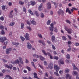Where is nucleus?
I'll return each instance as SVG.
<instances>
[{"mask_svg":"<svg viewBox=\"0 0 79 79\" xmlns=\"http://www.w3.org/2000/svg\"><path fill=\"white\" fill-rule=\"evenodd\" d=\"M54 74L56 76H59V74L58 73V72H54Z\"/></svg>","mask_w":79,"mask_h":79,"instance_id":"obj_38","label":"nucleus"},{"mask_svg":"<svg viewBox=\"0 0 79 79\" xmlns=\"http://www.w3.org/2000/svg\"><path fill=\"white\" fill-rule=\"evenodd\" d=\"M56 39L55 38V35H52L51 37V40L52 41V42H54L55 41Z\"/></svg>","mask_w":79,"mask_h":79,"instance_id":"obj_11","label":"nucleus"},{"mask_svg":"<svg viewBox=\"0 0 79 79\" xmlns=\"http://www.w3.org/2000/svg\"><path fill=\"white\" fill-rule=\"evenodd\" d=\"M6 40V38L5 37H2L0 38V40L2 43H3L5 42V40Z\"/></svg>","mask_w":79,"mask_h":79,"instance_id":"obj_5","label":"nucleus"},{"mask_svg":"<svg viewBox=\"0 0 79 79\" xmlns=\"http://www.w3.org/2000/svg\"><path fill=\"white\" fill-rule=\"evenodd\" d=\"M59 73L60 74H62L63 73V71L62 70H60L59 71Z\"/></svg>","mask_w":79,"mask_h":79,"instance_id":"obj_59","label":"nucleus"},{"mask_svg":"<svg viewBox=\"0 0 79 79\" xmlns=\"http://www.w3.org/2000/svg\"><path fill=\"white\" fill-rule=\"evenodd\" d=\"M47 9L48 10H50V2H48L47 4Z\"/></svg>","mask_w":79,"mask_h":79,"instance_id":"obj_21","label":"nucleus"},{"mask_svg":"<svg viewBox=\"0 0 79 79\" xmlns=\"http://www.w3.org/2000/svg\"><path fill=\"white\" fill-rule=\"evenodd\" d=\"M14 25H15V22L11 23L10 24V26H14Z\"/></svg>","mask_w":79,"mask_h":79,"instance_id":"obj_35","label":"nucleus"},{"mask_svg":"<svg viewBox=\"0 0 79 79\" xmlns=\"http://www.w3.org/2000/svg\"><path fill=\"white\" fill-rule=\"evenodd\" d=\"M40 60L42 61H44V60H45V58L41 56H40Z\"/></svg>","mask_w":79,"mask_h":79,"instance_id":"obj_26","label":"nucleus"},{"mask_svg":"<svg viewBox=\"0 0 79 79\" xmlns=\"http://www.w3.org/2000/svg\"><path fill=\"white\" fill-rule=\"evenodd\" d=\"M53 11H51L50 12V14L51 15H53Z\"/></svg>","mask_w":79,"mask_h":79,"instance_id":"obj_61","label":"nucleus"},{"mask_svg":"<svg viewBox=\"0 0 79 79\" xmlns=\"http://www.w3.org/2000/svg\"><path fill=\"white\" fill-rule=\"evenodd\" d=\"M65 21L67 23L69 24H71V22L68 19L66 20H65Z\"/></svg>","mask_w":79,"mask_h":79,"instance_id":"obj_28","label":"nucleus"},{"mask_svg":"<svg viewBox=\"0 0 79 79\" xmlns=\"http://www.w3.org/2000/svg\"><path fill=\"white\" fill-rule=\"evenodd\" d=\"M51 45L52 46V49L54 50H56V48H55V46L53 44H52Z\"/></svg>","mask_w":79,"mask_h":79,"instance_id":"obj_27","label":"nucleus"},{"mask_svg":"<svg viewBox=\"0 0 79 79\" xmlns=\"http://www.w3.org/2000/svg\"><path fill=\"white\" fill-rule=\"evenodd\" d=\"M19 4L21 5H23L24 4V2H22L21 1H19Z\"/></svg>","mask_w":79,"mask_h":79,"instance_id":"obj_31","label":"nucleus"},{"mask_svg":"<svg viewBox=\"0 0 79 79\" xmlns=\"http://www.w3.org/2000/svg\"><path fill=\"white\" fill-rule=\"evenodd\" d=\"M24 37L25 38L26 40H29V35L28 33H26V34L24 35Z\"/></svg>","mask_w":79,"mask_h":79,"instance_id":"obj_7","label":"nucleus"},{"mask_svg":"<svg viewBox=\"0 0 79 79\" xmlns=\"http://www.w3.org/2000/svg\"><path fill=\"white\" fill-rule=\"evenodd\" d=\"M57 14L59 16L61 15L62 16H64V11L61 10V9H59V10L57 11Z\"/></svg>","mask_w":79,"mask_h":79,"instance_id":"obj_1","label":"nucleus"},{"mask_svg":"<svg viewBox=\"0 0 79 79\" xmlns=\"http://www.w3.org/2000/svg\"><path fill=\"white\" fill-rule=\"evenodd\" d=\"M28 12H29V13H30V14L31 15H34V14H33V13H32V12L31 11V10H28Z\"/></svg>","mask_w":79,"mask_h":79,"instance_id":"obj_34","label":"nucleus"},{"mask_svg":"<svg viewBox=\"0 0 79 79\" xmlns=\"http://www.w3.org/2000/svg\"><path fill=\"white\" fill-rule=\"evenodd\" d=\"M23 11L25 13H26V9L25 7L23 8Z\"/></svg>","mask_w":79,"mask_h":79,"instance_id":"obj_48","label":"nucleus"},{"mask_svg":"<svg viewBox=\"0 0 79 79\" xmlns=\"http://www.w3.org/2000/svg\"><path fill=\"white\" fill-rule=\"evenodd\" d=\"M79 43H76L75 44V46H79Z\"/></svg>","mask_w":79,"mask_h":79,"instance_id":"obj_57","label":"nucleus"},{"mask_svg":"<svg viewBox=\"0 0 79 79\" xmlns=\"http://www.w3.org/2000/svg\"><path fill=\"white\" fill-rule=\"evenodd\" d=\"M23 72L24 73H27V71L26 70L24 69L23 71Z\"/></svg>","mask_w":79,"mask_h":79,"instance_id":"obj_54","label":"nucleus"},{"mask_svg":"<svg viewBox=\"0 0 79 79\" xmlns=\"http://www.w3.org/2000/svg\"><path fill=\"white\" fill-rule=\"evenodd\" d=\"M35 2L34 1H31V5H32V6H34L35 5Z\"/></svg>","mask_w":79,"mask_h":79,"instance_id":"obj_17","label":"nucleus"},{"mask_svg":"<svg viewBox=\"0 0 79 79\" xmlns=\"http://www.w3.org/2000/svg\"><path fill=\"white\" fill-rule=\"evenodd\" d=\"M35 15H36V16L37 17H39V13L37 11H36L35 12Z\"/></svg>","mask_w":79,"mask_h":79,"instance_id":"obj_22","label":"nucleus"},{"mask_svg":"<svg viewBox=\"0 0 79 79\" xmlns=\"http://www.w3.org/2000/svg\"><path fill=\"white\" fill-rule=\"evenodd\" d=\"M5 66L6 68H7L8 69L10 68V69H12V68H13V65L11 64H10V66L7 64H5Z\"/></svg>","mask_w":79,"mask_h":79,"instance_id":"obj_6","label":"nucleus"},{"mask_svg":"<svg viewBox=\"0 0 79 79\" xmlns=\"http://www.w3.org/2000/svg\"><path fill=\"white\" fill-rule=\"evenodd\" d=\"M47 25H49L50 24V20H48L47 23Z\"/></svg>","mask_w":79,"mask_h":79,"instance_id":"obj_58","label":"nucleus"},{"mask_svg":"<svg viewBox=\"0 0 79 79\" xmlns=\"http://www.w3.org/2000/svg\"><path fill=\"white\" fill-rule=\"evenodd\" d=\"M31 24L33 25H36V22L34 20H32L31 22Z\"/></svg>","mask_w":79,"mask_h":79,"instance_id":"obj_25","label":"nucleus"},{"mask_svg":"<svg viewBox=\"0 0 79 79\" xmlns=\"http://www.w3.org/2000/svg\"><path fill=\"white\" fill-rule=\"evenodd\" d=\"M24 26V24L23 23H21V29H23Z\"/></svg>","mask_w":79,"mask_h":79,"instance_id":"obj_23","label":"nucleus"},{"mask_svg":"<svg viewBox=\"0 0 79 79\" xmlns=\"http://www.w3.org/2000/svg\"><path fill=\"white\" fill-rule=\"evenodd\" d=\"M27 47L29 49H31V48H32V46L31 45V44H30V43H27Z\"/></svg>","mask_w":79,"mask_h":79,"instance_id":"obj_15","label":"nucleus"},{"mask_svg":"<svg viewBox=\"0 0 79 79\" xmlns=\"http://www.w3.org/2000/svg\"><path fill=\"white\" fill-rule=\"evenodd\" d=\"M71 50V48H69L67 49V52H70Z\"/></svg>","mask_w":79,"mask_h":79,"instance_id":"obj_51","label":"nucleus"},{"mask_svg":"<svg viewBox=\"0 0 79 79\" xmlns=\"http://www.w3.org/2000/svg\"><path fill=\"white\" fill-rule=\"evenodd\" d=\"M42 52L43 53H44V55H48V56H50V54H47V53H46V52H45V51L44 50H42Z\"/></svg>","mask_w":79,"mask_h":79,"instance_id":"obj_16","label":"nucleus"},{"mask_svg":"<svg viewBox=\"0 0 79 79\" xmlns=\"http://www.w3.org/2000/svg\"><path fill=\"white\" fill-rule=\"evenodd\" d=\"M12 44H13V45H16V46H18V45H19V43H16L15 42H12Z\"/></svg>","mask_w":79,"mask_h":79,"instance_id":"obj_18","label":"nucleus"},{"mask_svg":"<svg viewBox=\"0 0 79 79\" xmlns=\"http://www.w3.org/2000/svg\"><path fill=\"white\" fill-rule=\"evenodd\" d=\"M1 33L2 34V35H3V34H5V31H4L3 30H2L1 31Z\"/></svg>","mask_w":79,"mask_h":79,"instance_id":"obj_55","label":"nucleus"},{"mask_svg":"<svg viewBox=\"0 0 79 79\" xmlns=\"http://www.w3.org/2000/svg\"><path fill=\"white\" fill-rule=\"evenodd\" d=\"M53 64H50V69H52V68H53Z\"/></svg>","mask_w":79,"mask_h":79,"instance_id":"obj_52","label":"nucleus"},{"mask_svg":"<svg viewBox=\"0 0 79 79\" xmlns=\"http://www.w3.org/2000/svg\"><path fill=\"white\" fill-rule=\"evenodd\" d=\"M23 79H28V78L24 77H23Z\"/></svg>","mask_w":79,"mask_h":79,"instance_id":"obj_64","label":"nucleus"},{"mask_svg":"<svg viewBox=\"0 0 79 79\" xmlns=\"http://www.w3.org/2000/svg\"><path fill=\"white\" fill-rule=\"evenodd\" d=\"M0 77L3 76V73H0Z\"/></svg>","mask_w":79,"mask_h":79,"instance_id":"obj_60","label":"nucleus"},{"mask_svg":"<svg viewBox=\"0 0 79 79\" xmlns=\"http://www.w3.org/2000/svg\"><path fill=\"white\" fill-rule=\"evenodd\" d=\"M54 69H55L56 72H58L59 69H60V67H58V65L56 64H54Z\"/></svg>","mask_w":79,"mask_h":79,"instance_id":"obj_3","label":"nucleus"},{"mask_svg":"<svg viewBox=\"0 0 79 79\" xmlns=\"http://www.w3.org/2000/svg\"><path fill=\"white\" fill-rule=\"evenodd\" d=\"M54 59H55V60H58V57L57 56H54L53 57Z\"/></svg>","mask_w":79,"mask_h":79,"instance_id":"obj_32","label":"nucleus"},{"mask_svg":"<svg viewBox=\"0 0 79 79\" xmlns=\"http://www.w3.org/2000/svg\"><path fill=\"white\" fill-rule=\"evenodd\" d=\"M67 36L69 38V40H71L72 39V38H71V36H70L69 35H67Z\"/></svg>","mask_w":79,"mask_h":79,"instance_id":"obj_45","label":"nucleus"},{"mask_svg":"<svg viewBox=\"0 0 79 79\" xmlns=\"http://www.w3.org/2000/svg\"><path fill=\"white\" fill-rule=\"evenodd\" d=\"M26 68H27V69H28V71H32V69H31V68L30 67H29L28 66H27L26 67Z\"/></svg>","mask_w":79,"mask_h":79,"instance_id":"obj_20","label":"nucleus"},{"mask_svg":"<svg viewBox=\"0 0 79 79\" xmlns=\"http://www.w3.org/2000/svg\"><path fill=\"white\" fill-rule=\"evenodd\" d=\"M39 65L40 67V68H41V69H44V68L43 67V66H42V65L40 64H39Z\"/></svg>","mask_w":79,"mask_h":79,"instance_id":"obj_53","label":"nucleus"},{"mask_svg":"<svg viewBox=\"0 0 79 79\" xmlns=\"http://www.w3.org/2000/svg\"><path fill=\"white\" fill-rule=\"evenodd\" d=\"M10 62L11 63H12V64H19V61L18 59H17V60H15V61L13 62H12V61H11Z\"/></svg>","mask_w":79,"mask_h":79,"instance_id":"obj_9","label":"nucleus"},{"mask_svg":"<svg viewBox=\"0 0 79 79\" xmlns=\"http://www.w3.org/2000/svg\"><path fill=\"white\" fill-rule=\"evenodd\" d=\"M59 63H60V64H64V61L63 60H60L59 61Z\"/></svg>","mask_w":79,"mask_h":79,"instance_id":"obj_24","label":"nucleus"},{"mask_svg":"<svg viewBox=\"0 0 79 79\" xmlns=\"http://www.w3.org/2000/svg\"><path fill=\"white\" fill-rule=\"evenodd\" d=\"M64 29L66 31L68 32L69 34H71L73 33V30L71 28L68 29V27H64Z\"/></svg>","mask_w":79,"mask_h":79,"instance_id":"obj_2","label":"nucleus"},{"mask_svg":"<svg viewBox=\"0 0 79 79\" xmlns=\"http://www.w3.org/2000/svg\"><path fill=\"white\" fill-rule=\"evenodd\" d=\"M8 5L9 6H11L12 5V3L11 2H9L8 3Z\"/></svg>","mask_w":79,"mask_h":79,"instance_id":"obj_50","label":"nucleus"},{"mask_svg":"<svg viewBox=\"0 0 79 79\" xmlns=\"http://www.w3.org/2000/svg\"><path fill=\"white\" fill-rule=\"evenodd\" d=\"M12 50L11 48H7L6 49V54H9L10 53V52Z\"/></svg>","mask_w":79,"mask_h":79,"instance_id":"obj_4","label":"nucleus"},{"mask_svg":"<svg viewBox=\"0 0 79 79\" xmlns=\"http://www.w3.org/2000/svg\"><path fill=\"white\" fill-rule=\"evenodd\" d=\"M0 19L1 21H4V17L3 16H2L0 17Z\"/></svg>","mask_w":79,"mask_h":79,"instance_id":"obj_39","label":"nucleus"},{"mask_svg":"<svg viewBox=\"0 0 79 79\" xmlns=\"http://www.w3.org/2000/svg\"><path fill=\"white\" fill-rule=\"evenodd\" d=\"M25 2L26 4L28 5V6H30V4H29V2H27V0H25Z\"/></svg>","mask_w":79,"mask_h":79,"instance_id":"obj_19","label":"nucleus"},{"mask_svg":"<svg viewBox=\"0 0 79 79\" xmlns=\"http://www.w3.org/2000/svg\"><path fill=\"white\" fill-rule=\"evenodd\" d=\"M66 58L67 59H68L69 60V59H70V55H69L68 54L67 55H66Z\"/></svg>","mask_w":79,"mask_h":79,"instance_id":"obj_29","label":"nucleus"},{"mask_svg":"<svg viewBox=\"0 0 79 79\" xmlns=\"http://www.w3.org/2000/svg\"><path fill=\"white\" fill-rule=\"evenodd\" d=\"M69 72V70L68 69H66L65 70V73H68Z\"/></svg>","mask_w":79,"mask_h":79,"instance_id":"obj_36","label":"nucleus"},{"mask_svg":"<svg viewBox=\"0 0 79 79\" xmlns=\"http://www.w3.org/2000/svg\"><path fill=\"white\" fill-rule=\"evenodd\" d=\"M38 35L39 37H40V38H42V35L41 34L39 33L38 34Z\"/></svg>","mask_w":79,"mask_h":79,"instance_id":"obj_37","label":"nucleus"},{"mask_svg":"<svg viewBox=\"0 0 79 79\" xmlns=\"http://www.w3.org/2000/svg\"><path fill=\"white\" fill-rule=\"evenodd\" d=\"M43 42V41L42 40H40L38 41V42H39L40 44H41V43L42 44Z\"/></svg>","mask_w":79,"mask_h":79,"instance_id":"obj_56","label":"nucleus"},{"mask_svg":"<svg viewBox=\"0 0 79 79\" xmlns=\"http://www.w3.org/2000/svg\"><path fill=\"white\" fill-rule=\"evenodd\" d=\"M44 65H47V63L46 61H44Z\"/></svg>","mask_w":79,"mask_h":79,"instance_id":"obj_63","label":"nucleus"},{"mask_svg":"<svg viewBox=\"0 0 79 79\" xmlns=\"http://www.w3.org/2000/svg\"><path fill=\"white\" fill-rule=\"evenodd\" d=\"M9 17L10 18H13V15H12V14H10L9 15Z\"/></svg>","mask_w":79,"mask_h":79,"instance_id":"obj_40","label":"nucleus"},{"mask_svg":"<svg viewBox=\"0 0 79 79\" xmlns=\"http://www.w3.org/2000/svg\"><path fill=\"white\" fill-rule=\"evenodd\" d=\"M54 25V24L53 23L50 24L51 27H50V31H51V32H53V28L54 27H53Z\"/></svg>","mask_w":79,"mask_h":79,"instance_id":"obj_8","label":"nucleus"},{"mask_svg":"<svg viewBox=\"0 0 79 79\" xmlns=\"http://www.w3.org/2000/svg\"><path fill=\"white\" fill-rule=\"evenodd\" d=\"M19 59L20 61H19V63H20L21 64H23L24 63L23 62V59L21 57H19Z\"/></svg>","mask_w":79,"mask_h":79,"instance_id":"obj_10","label":"nucleus"},{"mask_svg":"<svg viewBox=\"0 0 79 79\" xmlns=\"http://www.w3.org/2000/svg\"><path fill=\"white\" fill-rule=\"evenodd\" d=\"M66 13H68V12L69 14L70 15H71V14H72V13L71 12L70 10L69 9V8H67L66 9Z\"/></svg>","mask_w":79,"mask_h":79,"instance_id":"obj_13","label":"nucleus"},{"mask_svg":"<svg viewBox=\"0 0 79 79\" xmlns=\"http://www.w3.org/2000/svg\"><path fill=\"white\" fill-rule=\"evenodd\" d=\"M6 70H5V69H3L2 70V73H6Z\"/></svg>","mask_w":79,"mask_h":79,"instance_id":"obj_46","label":"nucleus"},{"mask_svg":"<svg viewBox=\"0 0 79 79\" xmlns=\"http://www.w3.org/2000/svg\"><path fill=\"white\" fill-rule=\"evenodd\" d=\"M42 6H43V4H42V3H41L38 7V10L40 11H42Z\"/></svg>","mask_w":79,"mask_h":79,"instance_id":"obj_12","label":"nucleus"},{"mask_svg":"<svg viewBox=\"0 0 79 79\" xmlns=\"http://www.w3.org/2000/svg\"><path fill=\"white\" fill-rule=\"evenodd\" d=\"M9 35L11 37V36H12V32H10L9 33Z\"/></svg>","mask_w":79,"mask_h":79,"instance_id":"obj_62","label":"nucleus"},{"mask_svg":"<svg viewBox=\"0 0 79 79\" xmlns=\"http://www.w3.org/2000/svg\"><path fill=\"white\" fill-rule=\"evenodd\" d=\"M65 77L66 79H68V77L69 78V79H71V76H70V75L69 74H66Z\"/></svg>","mask_w":79,"mask_h":79,"instance_id":"obj_14","label":"nucleus"},{"mask_svg":"<svg viewBox=\"0 0 79 79\" xmlns=\"http://www.w3.org/2000/svg\"><path fill=\"white\" fill-rule=\"evenodd\" d=\"M54 31L56 32H57L58 31V30H57V28H56L54 29Z\"/></svg>","mask_w":79,"mask_h":79,"instance_id":"obj_47","label":"nucleus"},{"mask_svg":"<svg viewBox=\"0 0 79 79\" xmlns=\"http://www.w3.org/2000/svg\"><path fill=\"white\" fill-rule=\"evenodd\" d=\"M27 29H29V31H31V30H32V29H31V28L30 27L27 26Z\"/></svg>","mask_w":79,"mask_h":79,"instance_id":"obj_41","label":"nucleus"},{"mask_svg":"<svg viewBox=\"0 0 79 79\" xmlns=\"http://www.w3.org/2000/svg\"><path fill=\"white\" fill-rule=\"evenodd\" d=\"M41 18H44V14L42 13H41Z\"/></svg>","mask_w":79,"mask_h":79,"instance_id":"obj_49","label":"nucleus"},{"mask_svg":"<svg viewBox=\"0 0 79 79\" xmlns=\"http://www.w3.org/2000/svg\"><path fill=\"white\" fill-rule=\"evenodd\" d=\"M0 28L1 29H2V30H3V29H4V27H3V26H0Z\"/></svg>","mask_w":79,"mask_h":79,"instance_id":"obj_43","label":"nucleus"},{"mask_svg":"<svg viewBox=\"0 0 79 79\" xmlns=\"http://www.w3.org/2000/svg\"><path fill=\"white\" fill-rule=\"evenodd\" d=\"M62 39L63 40H66V37L65 36H63L62 37Z\"/></svg>","mask_w":79,"mask_h":79,"instance_id":"obj_30","label":"nucleus"},{"mask_svg":"<svg viewBox=\"0 0 79 79\" xmlns=\"http://www.w3.org/2000/svg\"><path fill=\"white\" fill-rule=\"evenodd\" d=\"M73 73L74 74H75V75H77V74H78L77 72L75 71H73Z\"/></svg>","mask_w":79,"mask_h":79,"instance_id":"obj_42","label":"nucleus"},{"mask_svg":"<svg viewBox=\"0 0 79 79\" xmlns=\"http://www.w3.org/2000/svg\"><path fill=\"white\" fill-rule=\"evenodd\" d=\"M20 39H21L22 41H24V40H25V38H24L21 36L20 37Z\"/></svg>","mask_w":79,"mask_h":79,"instance_id":"obj_33","label":"nucleus"},{"mask_svg":"<svg viewBox=\"0 0 79 79\" xmlns=\"http://www.w3.org/2000/svg\"><path fill=\"white\" fill-rule=\"evenodd\" d=\"M2 10H5V6L4 5H3L2 6Z\"/></svg>","mask_w":79,"mask_h":79,"instance_id":"obj_44","label":"nucleus"}]
</instances>
